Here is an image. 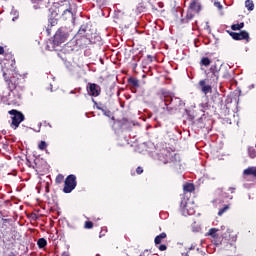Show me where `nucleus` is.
I'll list each match as a JSON object with an SVG mask.
<instances>
[{
  "label": "nucleus",
  "mask_w": 256,
  "mask_h": 256,
  "mask_svg": "<svg viewBox=\"0 0 256 256\" xmlns=\"http://www.w3.org/2000/svg\"><path fill=\"white\" fill-rule=\"evenodd\" d=\"M206 237H211L212 243L219 247L223 243V236L219 234V228H210L206 233Z\"/></svg>",
  "instance_id": "8"
},
{
  "label": "nucleus",
  "mask_w": 256,
  "mask_h": 256,
  "mask_svg": "<svg viewBox=\"0 0 256 256\" xmlns=\"http://www.w3.org/2000/svg\"><path fill=\"white\" fill-rule=\"evenodd\" d=\"M148 255V250H144L139 256H147Z\"/></svg>",
  "instance_id": "39"
},
{
  "label": "nucleus",
  "mask_w": 256,
  "mask_h": 256,
  "mask_svg": "<svg viewBox=\"0 0 256 256\" xmlns=\"http://www.w3.org/2000/svg\"><path fill=\"white\" fill-rule=\"evenodd\" d=\"M230 199H233V196H231Z\"/></svg>",
  "instance_id": "50"
},
{
  "label": "nucleus",
  "mask_w": 256,
  "mask_h": 256,
  "mask_svg": "<svg viewBox=\"0 0 256 256\" xmlns=\"http://www.w3.org/2000/svg\"><path fill=\"white\" fill-rule=\"evenodd\" d=\"M61 256H70V255H69V252L65 251V252L62 253Z\"/></svg>",
  "instance_id": "45"
},
{
  "label": "nucleus",
  "mask_w": 256,
  "mask_h": 256,
  "mask_svg": "<svg viewBox=\"0 0 256 256\" xmlns=\"http://www.w3.org/2000/svg\"><path fill=\"white\" fill-rule=\"evenodd\" d=\"M248 154H249V157H250L251 159H255V157H256L255 148L249 147V148H248Z\"/></svg>",
  "instance_id": "27"
},
{
  "label": "nucleus",
  "mask_w": 256,
  "mask_h": 256,
  "mask_svg": "<svg viewBox=\"0 0 256 256\" xmlns=\"http://www.w3.org/2000/svg\"><path fill=\"white\" fill-rule=\"evenodd\" d=\"M65 179V176H63V174H58L56 176V179H55V183L57 185H61V183H63V180Z\"/></svg>",
  "instance_id": "25"
},
{
  "label": "nucleus",
  "mask_w": 256,
  "mask_h": 256,
  "mask_svg": "<svg viewBox=\"0 0 256 256\" xmlns=\"http://www.w3.org/2000/svg\"><path fill=\"white\" fill-rule=\"evenodd\" d=\"M214 5H215V7H217L218 9H223V5H221L220 2H215Z\"/></svg>",
  "instance_id": "36"
},
{
  "label": "nucleus",
  "mask_w": 256,
  "mask_h": 256,
  "mask_svg": "<svg viewBox=\"0 0 256 256\" xmlns=\"http://www.w3.org/2000/svg\"><path fill=\"white\" fill-rule=\"evenodd\" d=\"M115 123H117L119 127H125V125L129 124V120L127 118H122L120 120H116Z\"/></svg>",
  "instance_id": "23"
},
{
  "label": "nucleus",
  "mask_w": 256,
  "mask_h": 256,
  "mask_svg": "<svg viewBox=\"0 0 256 256\" xmlns=\"http://www.w3.org/2000/svg\"><path fill=\"white\" fill-rule=\"evenodd\" d=\"M219 67H217V64L212 65L208 72L206 73V80L208 83L213 85V83H217L219 81Z\"/></svg>",
  "instance_id": "6"
},
{
  "label": "nucleus",
  "mask_w": 256,
  "mask_h": 256,
  "mask_svg": "<svg viewBox=\"0 0 256 256\" xmlns=\"http://www.w3.org/2000/svg\"><path fill=\"white\" fill-rule=\"evenodd\" d=\"M227 33H229L230 37H232L234 41H247V43H249V32L245 30L240 31L239 33L228 30Z\"/></svg>",
  "instance_id": "10"
},
{
  "label": "nucleus",
  "mask_w": 256,
  "mask_h": 256,
  "mask_svg": "<svg viewBox=\"0 0 256 256\" xmlns=\"http://www.w3.org/2000/svg\"><path fill=\"white\" fill-rule=\"evenodd\" d=\"M8 114L12 115L11 127L13 129H17L19 127V125H21V123H23V121H25V115L22 114V112L19 110H15V109L9 110Z\"/></svg>",
  "instance_id": "5"
},
{
  "label": "nucleus",
  "mask_w": 256,
  "mask_h": 256,
  "mask_svg": "<svg viewBox=\"0 0 256 256\" xmlns=\"http://www.w3.org/2000/svg\"><path fill=\"white\" fill-rule=\"evenodd\" d=\"M3 79L9 91H15L19 85V78L15 76V72L11 69L3 70Z\"/></svg>",
  "instance_id": "3"
},
{
  "label": "nucleus",
  "mask_w": 256,
  "mask_h": 256,
  "mask_svg": "<svg viewBox=\"0 0 256 256\" xmlns=\"http://www.w3.org/2000/svg\"><path fill=\"white\" fill-rule=\"evenodd\" d=\"M180 209H181V213L182 215H184V217H187V215H195V210L193 208H191L190 204L187 203V200L183 199L180 203Z\"/></svg>",
  "instance_id": "12"
},
{
  "label": "nucleus",
  "mask_w": 256,
  "mask_h": 256,
  "mask_svg": "<svg viewBox=\"0 0 256 256\" xmlns=\"http://www.w3.org/2000/svg\"><path fill=\"white\" fill-rule=\"evenodd\" d=\"M147 256H159L157 254H154V253H151L149 250H148V255Z\"/></svg>",
  "instance_id": "43"
},
{
  "label": "nucleus",
  "mask_w": 256,
  "mask_h": 256,
  "mask_svg": "<svg viewBox=\"0 0 256 256\" xmlns=\"http://www.w3.org/2000/svg\"><path fill=\"white\" fill-rule=\"evenodd\" d=\"M229 211V205H224L223 208H220L218 211V216L221 217L224 213H227Z\"/></svg>",
  "instance_id": "26"
},
{
  "label": "nucleus",
  "mask_w": 256,
  "mask_h": 256,
  "mask_svg": "<svg viewBox=\"0 0 256 256\" xmlns=\"http://www.w3.org/2000/svg\"><path fill=\"white\" fill-rule=\"evenodd\" d=\"M93 226H94V224L92 221H86L84 223V229H93Z\"/></svg>",
  "instance_id": "30"
},
{
  "label": "nucleus",
  "mask_w": 256,
  "mask_h": 256,
  "mask_svg": "<svg viewBox=\"0 0 256 256\" xmlns=\"http://www.w3.org/2000/svg\"><path fill=\"white\" fill-rule=\"evenodd\" d=\"M245 7L248 9V11H253V9H255V4L253 3V0H246Z\"/></svg>",
  "instance_id": "22"
},
{
  "label": "nucleus",
  "mask_w": 256,
  "mask_h": 256,
  "mask_svg": "<svg viewBox=\"0 0 256 256\" xmlns=\"http://www.w3.org/2000/svg\"><path fill=\"white\" fill-rule=\"evenodd\" d=\"M203 6L201 5V0H191L186 16L181 19V23H189L195 19V15L201 13Z\"/></svg>",
  "instance_id": "1"
},
{
  "label": "nucleus",
  "mask_w": 256,
  "mask_h": 256,
  "mask_svg": "<svg viewBox=\"0 0 256 256\" xmlns=\"http://www.w3.org/2000/svg\"><path fill=\"white\" fill-rule=\"evenodd\" d=\"M128 83H129V85L134 87V89L139 88V80L137 78H133V77L129 78Z\"/></svg>",
  "instance_id": "19"
},
{
  "label": "nucleus",
  "mask_w": 256,
  "mask_h": 256,
  "mask_svg": "<svg viewBox=\"0 0 256 256\" xmlns=\"http://www.w3.org/2000/svg\"><path fill=\"white\" fill-rule=\"evenodd\" d=\"M184 193H193L195 191V184L193 183H186L183 185Z\"/></svg>",
  "instance_id": "17"
},
{
  "label": "nucleus",
  "mask_w": 256,
  "mask_h": 256,
  "mask_svg": "<svg viewBox=\"0 0 256 256\" xmlns=\"http://www.w3.org/2000/svg\"><path fill=\"white\" fill-rule=\"evenodd\" d=\"M45 191H46V193H49V184H47V185L45 186Z\"/></svg>",
  "instance_id": "44"
},
{
  "label": "nucleus",
  "mask_w": 256,
  "mask_h": 256,
  "mask_svg": "<svg viewBox=\"0 0 256 256\" xmlns=\"http://www.w3.org/2000/svg\"><path fill=\"white\" fill-rule=\"evenodd\" d=\"M136 173H137V175H142V173H143V167L138 166V167L136 168Z\"/></svg>",
  "instance_id": "34"
},
{
  "label": "nucleus",
  "mask_w": 256,
  "mask_h": 256,
  "mask_svg": "<svg viewBox=\"0 0 256 256\" xmlns=\"http://www.w3.org/2000/svg\"><path fill=\"white\" fill-rule=\"evenodd\" d=\"M4 53H5V49L2 46H0V55H3Z\"/></svg>",
  "instance_id": "41"
},
{
  "label": "nucleus",
  "mask_w": 256,
  "mask_h": 256,
  "mask_svg": "<svg viewBox=\"0 0 256 256\" xmlns=\"http://www.w3.org/2000/svg\"><path fill=\"white\" fill-rule=\"evenodd\" d=\"M47 147H48V144H47V142H45V141H40V143L38 144V149L40 150V151H45L46 149H47Z\"/></svg>",
  "instance_id": "24"
},
{
  "label": "nucleus",
  "mask_w": 256,
  "mask_h": 256,
  "mask_svg": "<svg viewBox=\"0 0 256 256\" xmlns=\"http://www.w3.org/2000/svg\"><path fill=\"white\" fill-rule=\"evenodd\" d=\"M161 99H162V101H164L165 107H167V105H169L171 102H173V97H171L169 95V93H167V92L162 93Z\"/></svg>",
  "instance_id": "15"
},
{
  "label": "nucleus",
  "mask_w": 256,
  "mask_h": 256,
  "mask_svg": "<svg viewBox=\"0 0 256 256\" xmlns=\"http://www.w3.org/2000/svg\"><path fill=\"white\" fill-rule=\"evenodd\" d=\"M236 189H237V188H235V187H230V188L228 189V191H230V193H235Z\"/></svg>",
  "instance_id": "38"
},
{
  "label": "nucleus",
  "mask_w": 256,
  "mask_h": 256,
  "mask_svg": "<svg viewBox=\"0 0 256 256\" xmlns=\"http://www.w3.org/2000/svg\"><path fill=\"white\" fill-rule=\"evenodd\" d=\"M182 256H189V252H183Z\"/></svg>",
  "instance_id": "46"
},
{
  "label": "nucleus",
  "mask_w": 256,
  "mask_h": 256,
  "mask_svg": "<svg viewBox=\"0 0 256 256\" xmlns=\"http://www.w3.org/2000/svg\"><path fill=\"white\" fill-rule=\"evenodd\" d=\"M238 25H239V27H240V30H242L243 27H245V23H244V22H241V23H239Z\"/></svg>",
  "instance_id": "40"
},
{
  "label": "nucleus",
  "mask_w": 256,
  "mask_h": 256,
  "mask_svg": "<svg viewBox=\"0 0 256 256\" xmlns=\"http://www.w3.org/2000/svg\"><path fill=\"white\" fill-rule=\"evenodd\" d=\"M37 246L39 249H45V247H47V240L45 238L38 239Z\"/></svg>",
  "instance_id": "20"
},
{
  "label": "nucleus",
  "mask_w": 256,
  "mask_h": 256,
  "mask_svg": "<svg viewBox=\"0 0 256 256\" xmlns=\"http://www.w3.org/2000/svg\"><path fill=\"white\" fill-rule=\"evenodd\" d=\"M67 37H69V34L66 33L63 28H59L53 37V41L50 42L52 48L49 45H47L48 51H57L56 47H59V45L65 43V41H67Z\"/></svg>",
  "instance_id": "2"
},
{
  "label": "nucleus",
  "mask_w": 256,
  "mask_h": 256,
  "mask_svg": "<svg viewBox=\"0 0 256 256\" xmlns=\"http://www.w3.org/2000/svg\"><path fill=\"white\" fill-rule=\"evenodd\" d=\"M166 111H167L168 115H173V113H175V111H177V109L167 105L166 106Z\"/></svg>",
  "instance_id": "29"
},
{
  "label": "nucleus",
  "mask_w": 256,
  "mask_h": 256,
  "mask_svg": "<svg viewBox=\"0 0 256 256\" xmlns=\"http://www.w3.org/2000/svg\"><path fill=\"white\" fill-rule=\"evenodd\" d=\"M158 249H159V251H167V245H165V244H160V245L158 246Z\"/></svg>",
  "instance_id": "33"
},
{
  "label": "nucleus",
  "mask_w": 256,
  "mask_h": 256,
  "mask_svg": "<svg viewBox=\"0 0 256 256\" xmlns=\"http://www.w3.org/2000/svg\"><path fill=\"white\" fill-rule=\"evenodd\" d=\"M77 187V176L70 174L64 181L63 193H71Z\"/></svg>",
  "instance_id": "7"
},
{
  "label": "nucleus",
  "mask_w": 256,
  "mask_h": 256,
  "mask_svg": "<svg viewBox=\"0 0 256 256\" xmlns=\"http://www.w3.org/2000/svg\"><path fill=\"white\" fill-rule=\"evenodd\" d=\"M200 65L203 67H209V65H211V59H209V57H202Z\"/></svg>",
  "instance_id": "21"
},
{
  "label": "nucleus",
  "mask_w": 256,
  "mask_h": 256,
  "mask_svg": "<svg viewBox=\"0 0 256 256\" xmlns=\"http://www.w3.org/2000/svg\"><path fill=\"white\" fill-rule=\"evenodd\" d=\"M163 239H167V233L165 232H162L155 237L154 239L155 245H161V243H163Z\"/></svg>",
  "instance_id": "16"
},
{
  "label": "nucleus",
  "mask_w": 256,
  "mask_h": 256,
  "mask_svg": "<svg viewBox=\"0 0 256 256\" xmlns=\"http://www.w3.org/2000/svg\"><path fill=\"white\" fill-rule=\"evenodd\" d=\"M39 161H40L39 159H35V160H34L35 166H33V169H36V171H39V164H38Z\"/></svg>",
  "instance_id": "32"
},
{
  "label": "nucleus",
  "mask_w": 256,
  "mask_h": 256,
  "mask_svg": "<svg viewBox=\"0 0 256 256\" xmlns=\"http://www.w3.org/2000/svg\"><path fill=\"white\" fill-rule=\"evenodd\" d=\"M86 91L91 97H99L101 95V86L96 83H88Z\"/></svg>",
  "instance_id": "11"
},
{
  "label": "nucleus",
  "mask_w": 256,
  "mask_h": 256,
  "mask_svg": "<svg viewBox=\"0 0 256 256\" xmlns=\"http://www.w3.org/2000/svg\"><path fill=\"white\" fill-rule=\"evenodd\" d=\"M147 63H153V56L147 55Z\"/></svg>",
  "instance_id": "35"
},
{
  "label": "nucleus",
  "mask_w": 256,
  "mask_h": 256,
  "mask_svg": "<svg viewBox=\"0 0 256 256\" xmlns=\"http://www.w3.org/2000/svg\"><path fill=\"white\" fill-rule=\"evenodd\" d=\"M134 67H137V64H134Z\"/></svg>",
  "instance_id": "49"
},
{
  "label": "nucleus",
  "mask_w": 256,
  "mask_h": 256,
  "mask_svg": "<svg viewBox=\"0 0 256 256\" xmlns=\"http://www.w3.org/2000/svg\"><path fill=\"white\" fill-rule=\"evenodd\" d=\"M2 221H4V223H7V221H9V219H2Z\"/></svg>",
  "instance_id": "47"
},
{
  "label": "nucleus",
  "mask_w": 256,
  "mask_h": 256,
  "mask_svg": "<svg viewBox=\"0 0 256 256\" xmlns=\"http://www.w3.org/2000/svg\"><path fill=\"white\" fill-rule=\"evenodd\" d=\"M231 29L232 31H241L239 24H232Z\"/></svg>",
  "instance_id": "31"
},
{
  "label": "nucleus",
  "mask_w": 256,
  "mask_h": 256,
  "mask_svg": "<svg viewBox=\"0 0 256 256\" xmlns=\"http://www.w3.org/2000/svg\"><path fill=\"white\" fill-rule=\"evenodd\" d=\"M87 31V26L82 25L75 35L77 45H80V47H83V45H90L91 43V38L89 37V32Z\"/></svg>",
  "instance_id": "4"
},
{
  "label": "nucleus",
  "mask_w": 256,
  "mask_h": 256,
  "mask_svg": "<svg viewBox=\"0 0 256 256\" xmlns=\"http://www.w3.org/2000/svg\"><path fill=\"white\" fill-rule=\"evenodd\" d=\"M199 85H200V87H202V91L205 95H207V93H211L212 87H211V85H206L205 80H200Z\"/></svg>",
  "instance_id": "14"
},
{
  "label": "nucleus",
  "mask_w": 256,
  "mask_h": 256,
  "mask_svg": "<svg viewBox=\"0 0 256 256\" xmlns=\"http://www.w3.org/2000/svg\"><path fill=\"white\" fill-rule=\"evenodd\" d=\"M48 23H49L50 27H55V25H57V23H58V20H57V18H49Z\"/></svg>",
  "instance_id": "28"
},
{
  "label": "nucleus",
  "mask_w": 256,
  "mask_h": 256,
  "mask_svg": "<svg viewBox=\"0 0 256 256\" xmlns=\"http://www.w3.org/2000/svg\"><path fill=\"white\" fill-rule=\"evenodd\" d=\"M112 121H115V117H112Z\"/></svg>",
  "instance_id": "48"
},
{
  "label": "nucleus",
  "mask_w": 256,
  "mask_h": 256,
  "mask_svg": "<svg viewBox=\"0 0 256 256\" xmlns=\"http://www.w3.org/2000/svg\"><path fill=\"white\" fill-rule=\"evenodd\" d=\"M43 0H31L32 3H42Z\"/></svg>",
  "instance_id": "42"
},
{
  "label": "nucleus",
  "mask_w": 256,
  "mask_h": 256,
  "mask_svg": "<svg viewBox=\"0 0 256 256\" xmlns=\"http://www.w3.org/2000/svg\"><path fill=\"white\" fill-rule=\"evenodd\" d=\"M160 161L167 165V163H177V153L169 150H163L160 155Z\"/></svg>",
  "instance_id": "9"
},
{
  "label": "nucleus",
  "mask_w": 256,
  "mask_h": 256,
  "mask_svg": "<svg viewBox=\"0 0 256 256\" xmlns=\"http://www.w3.org/2000/svg\"><path fill=\"white\" fill-rule=\"evenodd\" d=\"M92 101L94 102V105H96V109H98V111H102L105 117H111V110L107 109V107H103V104H99L95 100Z\"/></svg>",
  "instance_id": "13"
},
{
  "label": "nucleus",
  "mask_w": 256,
  "mask_h": 256,
  "mask_svg": "<svg viewBox=\"0 0 256 256\" xmlns=\"http://www.w3.org/2000/svg\"><path fill=\"white\" fill-rule=\"evenodd\" d=\"M67 13H69V15H73V12L69 9L64 10L63 15H67Z\"/></svg>",
  "instance_id": "37"
},
{
  "label": "nucleus",
  "mask_w": 256,
  "mask_h": 256,
  "mask_svg": "<svg viewBox=\"0 0 256 256\" xmlns=\"http://www.w3.org/2000/svg\"><path fill=\"white\" fill-rule=\"evenodd\" d=\"M244 175H253V177H256V166L255 167H248L243 171Z\"/></svg>",
  "instance_id": "18"
}]
</instances>
